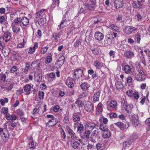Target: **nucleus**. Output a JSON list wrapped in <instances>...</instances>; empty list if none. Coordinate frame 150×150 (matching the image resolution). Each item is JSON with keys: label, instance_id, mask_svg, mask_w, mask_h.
<instances>
[{"label": "nucleus", "instance_id": "29", "mask_svg": "<svg viewBox=\"0 0 150 150\" xmlns=\"http://www.w3.org/2000/svg\"><path fill=\"white\" fill-rule=\"evenodd\" d=\"M115 124L122 130H124L126 128V125L124 124L122 122H118L115 123Z\"/></svg>", "mask_w": 150, "mask_h": 150}, {"label": "nucleus", "instance_id": "5", "mask_svg": "<svg viewBox=\"0 0 150 150\" xmlns=\"http://www.w3.org/2000/svg\"><path fill=\"white\" fill-rule=\"evenodd\" d=\"M19 19L21 21L20 25L22 28L24 29L25 27L29 23V20L25 16L22 18L19 17Z\"/></svg>", "mask_w": 150, "mask_h": 150}, {"label": "nucleus", "instance_id": "49", "mask_svg": "<svg viewBox=\"0 0 150 150\" xmlns=\"http://www.w3.org/2000/svg\"><path fill=\"white\" fill-rule=\"evenodd\" d=\"M81 45V42L79 40H77L74 42V47L76 48L80 46Z\"/></svg>", "mask_w": 150, "mask_h": 150}, {"label": "nucleus", "instance_id": "8", "mask_svg": "<svg viewBox=\"0 0 150 150\" xmlns=\"http://www.w3.org/2000/svg\"><path fill=\"white\" fill-rule=\"evenodd\" d=\"M90 4L88 3L85 4V6L90 10H93L96 6V0H90Z\"/></svg>", "mask_w": 150, "mask_h": 150}, {"label": "nucleus", "instance_id": "57", "mask_svg": "<svg viewBox=\"0 0 150 150\" xmlns=\"http://www.w3.org/2000/svg\"><path fill=\"white\" fill-rule=\"evenodd\" d=\"M97 137L91 135L90 137V140L91 141L93 142L94 143L96 142V139Z\"/></svg>", "mask_w": 150, "mask_h": 150}, {"label": "nucleus", "instance_id": "58", "mask_svg": "<svg viewBox=\"0 0 150 150\" xmlns=\"http://www.w3.org/2000/svg\"><path fill=\"white\" fill-rule=\"evenodd\" d=\"M121 105L124 108L127 104L126 101L123 98H122L121 99Z\"/></svg>", "mask_w": 150, "mask_h": 150}, {"label": "nucleus", "instance_id": "50", "mask_svg": "<svg viewBox=\"0 0 150 150\" xmlns=\"http://www.w3.org/2000/svg\"><path fill=\"white\" fill-rule=\"evenodd\" d=\"M17 115L23 117L24 116V113L23 111L20 109H18L16 111Z\"/></svg>", "mask_w": 150, "mask_h": 150}, {"label": "nucleus", "instance_id": "63", "mask_svg": "<svg viewBox=\"0 0 150 150\" xmlns=\"http://www.w3.org/2000/svg\"><path fill=\"white\" fill-rule=\"evenodd\" d=\"M17 70V67L15 66H13L10 69V71L11 73H13Z\"/></svg>", "mask_w": 150, "mask_h": 150}, {"label": "nucleus", "instance_id": "10", "mask_svg": "<svg viewBox=\"0 0 150 150\" xmlns=\"http://www.w3.org/2000/svg\"><path fill=\"white\" fill-rule=\"evenodd\" d=\"M65 83L69 88H73L74 86L73 79L71 77H68L66 80Z\"/></svg>", "mask_w": 150, "mask_h": 150}, {"label": "nucleus", "instance_id": "55", "mask_svg": "<svg viewBox=\"0 0 150 150\" xmlns=\"http://www.w3.org/2000/svg\"><path fill=\"white\" fill-rule=\"evenodd\" d=\"M38 23L40 25H44L45 22V18H41L38 21Z\"/></svg>", "mask_w": 150, "mask_h": 150}, {"label": "nucleus", "instance_id": "26", "mask_svg": "<svg viewBox=\"0 0 150 150\" xmlns=\"http://www.w3.org/2000/svg\"><path fill=\"white\" fill-rule=\"evenodd\" d=\"M31 88V86L30 84H27L25 86L23 89L24 91L26 93V94L29 95L30 93Z\"/></svg>", "mask_w": 150, "mask_h": 150}, {"label": "nucleus", "instance_id": "13", "mask_svg": "<svg viewBox=\"0 0 150 150\" xmlns=\"http://www.w3.org/2000/svg\"><path fill=\"white\" fill-rule=\"evenodd\" d=\"M66 129L67 132L71 136L72 139L74 140L76 139L77 137L76 134L73 130L68 126L66 127Z\"/></svg>", "mask_w": 150, "mask_h": 150}, {"label": "nucleus", "instance_id": "1", "mask_svg": "<svg viewBox=\"0 0 150 150\" xmlns=\"http://www.w3.org/2000/svg\"><path fill=\"white\" fill-rule=\"evenodd\" d=\"M85 127L86 128L92 131L95 128H96L98 127L99 125L98 124H95L92 121H85L84 122Z\"/></svg>", "mask_w": 150, "mask_h": 150}, {"label": "nucleus", "instance_id": "59", "mask_svg": "<svg viewBox=\"0 0 150 150\" xmlns=\"http://www.w3.org/2000/svg\"><path fill=\"white\" fill-rule=\"evenodd\" d=\"M14 85V83L12 82L10 84V85L7 87L6 88V90L8 91H11V89L13 88V86Z\"/></svg>", "mask_w": 150, "mask_h": 150}, {"label": "nucleus", "instance_id": "30", "mask_svg": "<svg viewBox=\"0 0 150 150\" xmlns=\"http://www.w3.org/2000/svg\"><path fill=\"white\" fill-rule=\"evenodd\" d=\"M132 108L133 105L132 104H130L129 105L128 104L124 107L125 110L128 114H130L131 112L132 109Z\"/></svg>", "mask_w": 150, "mask_h": 150}, {"label": "nucleus", "instance_id": "18", "mask_svg": "<svg viewBox=\"0 0 150 150\" xmlns=\"http://www.w3.org/2000/svg\"><path fill=\"white\" fill-rule=\"evenodd\" d=\"M90 86V84L87 82L82 83L80 85L81 88L83 91L88 90Z\"/></svg>", "mask_w": 150, "mask_h": 150}, {"label": "nucleus", "instance_id": "9", "mask_svg": "<svg viewBox=\"0 0 150 150\" xmlns=\"http://www.w3.org/2000/svg\"><path fill=\"white\" fill-rule=\"evenodd\" d=\"M68 21H69V20H66V14H64L63 16L62 20L60 24L58 25V29L59 30L62 29L66 26V22Z\"/></svg>", "mask_w": 150, "mask_h": 150}, {"label": "nucleus", "instance_id": "6", "mask_svg": "<svg viewBox=\"0 0 150 150\" xmlns=\"http://www.w3.org/2000/svg\"><path fill=\"white\" fill-rule=\"evenodd\" d=\"M84 107L85 110L88 112H92L94 110L93 105L89 101H87L86 102L84 105Z\"/></svg>", "mask_w": 150, "mask_h": 150}, {"label": "nucleus", "instance_id": "14", "mask_svg": "<svg viewBox=\"0 0 150 150\" xmlns=\"http://www.w3.org/2000/svg\"><path fill=\"white\" fill-rule=\"evenodd\" d=\"M64 57L62 56L59 58L56 62L55 64L58 66V67L60 68L64 64Z\"/></svg>", "mask_w": 150, "mask_h": 150}, {"label": "nucleus", "instance_id": "38", "mask_svg": "<svg viewBox=\"0 0 150 150\" xmlns=\"http://www.w3.org/2000/svg\"><path fill=\"white\" fill-rule=\"evenodd\" d=\"M99 129L100 130L103 131V132L108 130V127L105 125L103 124H101L100 125Z\"/></svg>", "mask_w": 150, "mask_h": 150}, {"label": "nucleus", "instance_id": "60", "mask_svg": "<svg viewBox=\"0 0 150 150\" xmlns=\"http://www.w3.org/2000/svg\"><path fill=\"white\" fill-rule=\"evenodd\" d=\"M109 116L111 118H114L117 117V115L115 113H112L109 114Z\"/></svg>", "mask_w": 150, "mask_h": 150}, {"label": "nucleus", "instance_id": "11", "mask_svg": "<svg viewBox=\"0 0 150 150\" xmlns=\"http://www.w3.org/2000/svg\"><path fill=\"white\" fill-rule=\"evenodd\" d=\"M11 33L7 31L4 32L2 36L3 40H4L5 39H6L5 40V41L6 43H7L10 40V39L11 38Z\"/></svg>", "mask_w": 150, "mask_h": 150}, {"label": "nucleus", "instance_id": "61", "mask_svg": "<svg viewBox=\"0 0 150 150\" xmlns=\"http://www.w3.org/2000/svg\"><path fill=\"white\" fill-rule=\"evenodd\" d=\"M133 92L132 90H130L128 91H127L126 92V94L127 95L129 96L130 97H131L132 96L133 94Z\"/></svg>", "mask_w": 150, "mask_h": 150}, {"label": "nucleus", "instance_id": "45", "mask_svg": "<svg viewBox=\"0 0 150 150\" xmlns=\"http://www.w3.org/2000/svg\"><path fill=\"white\" fill-rule=\"evenodd\" d=\"M11 26L12 28L13 31V32L17 33L20 31V28L16 27L15 25L12 23Z\"/></svg>", "mask_w": 150, "mask_h": 150}, {"label": "nucleus", "instance_id": "16", "mask_svg": "<svg viewBox=\"0 0 150 150\" xmlns=\"http://www.w3.org/2000/svg\"><path fill=\"white\" fill-rule=\"evenodd\" d=\"M103 105L101 103H100L98 105L96 110V113L97 115L101 114L103 111Z\"/></svg>", "mask_w": 150, "mask_h": 150}, {"label": "nucleus", "instance_id": "47", "mask_svg": "<svg viewBox=\"0 0 150 150\" xmlns=\"http://www.w3.org/2000/svg\"><path fill=\"white\" fill-rule=\"evenodd\" d=\"M91 50L92 53L95 55H97L99 53V52L98 49L91 48Z\"/></svg>", "mask_w": 150, "mask_h": 150}, {"label": "nucleus", "instance_id": "28", "mask_svg": "<svg viewBox=\"0 0 150 150\" xmlns=\"http://www.w3.org/2000/svg\"><path fill=\"white\" fill-rule=\"evenodd\" d=\"M132 68H130L128 65H126L122 67V70L127 74H128L130 73L131 70H132Z\"/></svg>", "mask_w": 150, "mask_h": 150}, {"label": "nucleus", "instance_id": "54", "mask_svg": "<svg viewBox=\"0 0 150 150\" xmlns=\"http://www.w3.org/2000/svg\"><path fill=\"white\" fill-rule=\"evenodd\" d=\"M134 39L135 40L139 43L141 40V36L139 34L136 35Z\"/></svg>", "mask_w": 150, "mask_h": 150}, {"label": "nucleus", "instance_id": "56", "mask_svg": "<svg viewBox=\"0 0 150 150\" xmlns=\"http://www.w3.org/2000/svg\"><path fill=\"white\" fill-rule=\"evenodd\" d=\"M126 46L125 45L122 44L120 45L119 48L120 50L124 51L125 50Z\"/></svg>", "mask_w": 150, "mask_h": 150}, {"label": "nucleus", "instance_id": "22", "mask_svg": "<svg viewBox=\"0 0 150 150\" xmlns=\"http://www.w3.org/2000/svg\"><path fill=\"white\" fill-rule=\"evenodd\" d=\"M130 121L133 124L138 122V117L137 115L133 114L130 117Z\"/></svg>", "mask_w": 150, "mask_h": 150}, {"label": "nucleus", "instance_id": "27", "mask_svg": "<svg viewBox=\"0 0 150 150\" xmlns=\"http://www.w3.org/2000/svg\"><path fill=\"white\" fill-rule=\"evenodd\" d=\"M0 134L4 141L6 142L8 139L9 135L7 132L0 133Z\"/></svg>", "mask_w": 150, "mask_h": 150}, {"label": "nucleus", "instance_id": "44", "mask_svg": "<svg viewBox=\"0 0 150 150\" xmlns=\"http://www.w3.org/2000/svg\"><path fill=\"white\" fill-rule=\"evenodd\" d=\"M8 102V99L7 98H4V99H0V102L1 103V105L3 106H4L5 103H7Z\"/></svg>", "mask_w": 150, "mask_h": 150}, {"label": "nucleus", "instance_id": "64", "mask_svg": "<svg viewBox=\"0 0 150 150\" xmlns=\"http://www.w3.org/2000/svg\"><path fill=\"white\" fill-rule=\"evenodd\" d=\"M48 48V47H44L41 50V53L43 54H45Z\"/></svg>", "mask_w": 150, "mask_h": 150}, {"label": "nucleus", "instance_id": "31", "mask_svg": "<svg viewBox=\"0 0 150 150\" xmlns=\"http://www.w3.org/2000/svg\"><path fill=\"white\" fill-rule=\"evenodd\" d=\"M115 86L117 89H120L122 87L123 85L120 80L119 79H117L115 81Z\"/></svg>", "mask_w": 150, "mask_h": 150}, {"label": "nucleus", "instance_id": "43", "mask_svg": "<svg viewBox=\"0 0 150 150\" xmlns=\"http://www.w3.org/2000/svg\"><path fill=\"white\" fill-rule=\"evenodd\" d=\"M45 93L43 91H39L38 92V95L39 99L42 100L44 98Z\"/></svg>", "mask_w": 150, "mask_h": 150}, {"label": "nucleus", "instance_id": "15", "mask_svg": "<svg viewBox=\"0 0 150 150\" xmlns=\"http://www.w3.org/2000/svg\"><path fill=\"white\" fill-rule=\"evenodd\" d=\"M74 126L75 128L77 127V132L80 133H81L83 130L84 127L83 124L81 123L77 122L75 123L74 124Z\"/></svg>", "mask_w": 150, "mask_h": 150}, {"label": "nucleus", "instance_id": "20", "mask_svg": "<svg viewBox=\"0 0 150 150\" xmlns=\"http://www.w3.org/2000/svg\"><path fill=\"white\" fill-rule=\"evenodd\" d=\"M81 115L80 112L74 113L73 115V120L74 121L76 122L80 120V117Z\"/></svg>", "mask_w": 150, "mask_h": 150}, {"label": "nucleus", "instance_id": "53", "mask_svg": "<svg viewBox=\"0 0 150 150\" xmlns=\"http://www.w3.org/2000/svg\"><path fill=\"white\" fill-rule=\"evenodd\" d=\"M8 112V109L6 107H3L2 108L1 113L2 114H6Z\"/></svg>", "mask_w": 150, "mask_h": 150}, {"label": "nucleus", "instance_id": "37", "mask_svg": "<svg viewBox=\"0 0 150 150\" xmlns=\"http://www.w3.org/2000/svg\"><path fill=\"white\" fill-rule=\"evenodd\" d=\"M30 66V62H26L25 63V67L24 68L23 72L25 74H27L28 71L29 70V67Z\"/></svg>", "mask_w": 150, "mask_h": 150}, {"label": "nucleus", "instance_id": "17", "mask_svg": "<svg viewBox=\"0 0 150 150\" xmlns=\"http://www.w3.org/2000/svg\"><path fill=\"white\" fill-rule=\"evenodd\" d=\"M56 119H53L49 120L48 122L46 123V127H50L54 126L57 124Z\"/></svg>", "mask_w": 150, "mask_h": 150}, {"label": "nucleus", "instance_id": "23", "mask_svg": "<svg viewBox=\"0 0 150 150\" xmlns=\"http://www.w3.org/2000/svg\"><path fill=\"white\" fill-rule=\"evenodd\" d=\"M146 79V77L145 74L144 75L142 74L139 75L138 74L137 76H135L134 79L137 81L141 82L144 81Z\"/></svg>", "mask_w": 150, "mask_h": 150}, {"label": "nucleus", "instance_id": "32", "mask_svg": "<svg viewBox=\"0 0 150 150\" xmlns=\"http://www.w3.org/2000/svg\"><path fill=\"white\" fill-rule=\"evenodd\" d=\"M75 103L76 104V105L78 108H82L84 105L82 101L81 100L79 99H76Z\"/></svg>", "mask_w": 150, "mask_h": 150}, {"label": "nucleus", "instance_id": "21", "mask_svg": "<svg viewBox=\"0 0 150 150\" xmlns=\"http://www.w3.org/2000/svg\"><path fill=\"white\" fill-rule=\"evenodd\" d=\"M124 55L125 57L128 59H131L134 56V53L130 50L127 51L125 52Z\"/></svg>", "mask_w": 150, "mask_h": 150}, {"label": "nucleus", "instance_id": "33", "mask_svg": "<svg viewBox=\"0 0 150 150\" xmlns=\"http://www.w3.org/2000/svg\"><path fill=\"white\" fill-rule=\"evenodd\" d=\"M111 136V133L108 129L103 132V137L104 138H109Z\"/></svg>", "mask_w": 150, "mask_h": 150}, {"label": "nucleus", "instance_id": "2", "mask_svg": "<svg viewBox=\"0 0 150 150\" xmlns=\"http://www.w3.org/2000/svg\"><path fill=\"white\" fill-rule=\"evenodd\" d=\"M84 68H81L80 67L77 68L74 70L73 73V76L77 79H79L82 77L84 75L83 74V70L82 69Z\"/></svg>", "mask_w": 150, "mask_h": 150}, {"label": "nucleus", "instance_id": "19", "mask_svg": "<svg viewBox=\"0 0 150 150\" xmlns=\"http://www.w3.org/2000/svg\"><path fill=\"white\" fill-rule=\"evenodd\" d=\"M114 6L116 9H119L121 8L123 5L122 0H115L114 3Z\"/></svg>", "mask_w": 150, "mask_h": 150}, {"label": "nucleus", "instance_id": "24", "mask_svg": "<svg viewBox=\"0 0 150 150\" xmlns=\"http://www.w3.org/2000/svg\"><path fill=\"white\" fill-rule=\"evenodd\" d=\"M132 5L135 8H140L142 7V3L138 2L137 1H133L132 3Z\"/></svg>", "mask_w": 150, "mask_h": 150}, {"label": "nucleus", "instance_id": "25", "mask_svg": "<svg viewBox=\"0 0 150 150\" xmlns=\"http://www.w3.org/2000/svg\"><path fill=\"white\" fill-rule=\"evenodd\" d=\"M100 93V91L99 90L95 93L93 96V100L94 103H95L99 100Z\"/></svg>", "mask_w": 150, "mask_h": 150}, {"label": "nucleus", "instance_id": "40", "mask_svg": "<svg viewBox=\"0 0 150 150\" xmlns=\"http://www.w3.org/2000/svg\"><path fill=\"white\" fill-rule=\"evenodd\" d=\"M109 105L110 107L112 108H116L117 106L116 101L114 100H112L109 103Z\"/></svg>", "mask_w": 150, "mask_h": 150}, {"label": "nucleus", "instance_id": "46", "mask_svg": "<svg viewBox=\"0 0 150 150\" xmlns=\"http://www.w3.org/2000/svg\"><path fill=\"white\" fill-rule=\"evenodd\" d=\"M132 143V142L131 140H128L124 142L123 143V145L125 147L129 146Z\"/></svg>", "mask_w": 150, "mask_h": 150}, {"label": "nucleus", "instance_id": "52", "mask_svg": "<svg viewBox=\"0 0 150 150\" xmlns=\"http://www.w3.org/2000/svg\"><path fill=\"white\" fill-rule=\"evenodd\" d=\"M134 80H133L131 76H128L127 78V83L129 84V85L131 84L132 82Z\"/></svg>", "mask_w": 150, "mask_h": 150}, {"label": "nucleus", "instance_id": "7", "mask_svg": "<svg viewBox=\"0 0 150 150\" xmlns=\"http://www.w3.org/2000/svg\"><path fill=\"white\" fill-rule=\"evenodd\" d=\"M137 28L133 26H127L125 27V33L126 34L129 35L131 34L132 32L136 30Z\"/></svg>", "mask_w": 150, "mask_h": 150}, {"label": "nucleus", "instance_id": "35", "mask_svg": "<svg viewBox=\"0 0 150 150\" xmlns=\"http://www.w3.org/2000/svg\"><path fill=\"white\" fill-rule=\"evenodd\" d=\"M94 64L96 67L98 69H100L103 66V63L98 60L94 62Z\"/></svg>", "mask_w": 150, "mask_h": 150}, {"label": "nucleus", "instance_id": "39", "mask_svg": "<svg viewBox=\"0 0 150 150\" xmlns=\"http://www.w3.org/2000/svg\"><path fill=\"white\" fill-rule=\"evenodd\" d=\"M52 61V55H49L47 56L45 59V63L46 64H48L50 63Z\"/></svg>", "mask_w": 150, "mask_h": 150}, {"label": "nucleus", "instance_id": "3", "mask_svg": "<svg viewBox=\"0 0 150 150\" xmlns=\"http://www.w3.org/2000/svg\"><path fill=\"white\" fill-rule=\"evenodd\" d=\"M113 39L114 37H113L112 34H108L106 35L104 40L105 45L107 46L110 45L112 44V40Z\"/></svg>", "mask_w": 150, "mask_h": 150}, {"label": "nucleus", "instance_id": "36", "mask_svg": "<svg viewBox=\"0 0 150 150\" xmlns=\"http://www.w3.org/2000/svg\"><path fill=\"white\" fill-rule=\"evenodd\" d=\"M6 76L4 74L1 73L0 74V83L5 82L6 78Z\"/></svg>", "mask_w": 150, "mask_h": 150}, {"label": "nucleus", "instance_id": "4", "mask_svg": "<svg viewBox=\"0 0 150 150\" xmlns=\"http://www.w3.org/2000/svg\"><path fill=\"white\" fill-rule=\"evenodd\" d=\"M91 132L90 130H88L85 131L83 136L84 138H86V139H82L81 141V143L82 144L85 145L86 144L88 141V139L89 138Z\"/></svg>", "mask_w": 150, "mask_h": 150}, {"label": "nucleus", "instance_id": "34", "mask_svg": "<svg viewBox=\"0 0 150 150\" xmlns=\"http://www.w3.org/2000/svg\"><path fill=\"white\" fill-rule=\"evenodd\" d=\"M35 65H36L34 66V67L36 68L37 67L38 68H40L42 66V64L40 62H38V61H34L32 63L31 66H33Z\"/></svg>", "mask_w": 150, "mask_h": 150}, {"label": "nucleus", "instance_id": "51", "mask_svg": "<svg viewBox=\"0 0 150 150\" xmlns=\"http://www.w3.org/2000/svg\"><path fill=\"white\" fill-rule=\"evenodd\" d=\"M52 38H53L56 41H57L58 39L60 38L59 35L57 33H54L52 35Z\"/></svg>", "mask_w": 150, "mask_h": 150}, {"label": "nucleus", "instance_id": "48", "mask_svg": "<svg viewBox=\"0 0 150 150\" xmlns=\"http://www.w3.org/2000/svg\"><path fill=\"white\" fill-rule=\"evenodd\" d=\"M35 144L33 141H31L28 145V147L29 149H34L35 147Z\"/></svg>", "mask_w": 150, "mask_h": 150}, {"label": "nucleus", "instance_id": "42", "mask_svg": "<svg viewBox=\"0 0 150 150\" xmlns=\"http://www.w3.org/2000/svg\"><path fill=\"white\" fill-rule=\"evenodd\" d=\"M59 4V2H56L53 1L52 2L50 7V10L53 11V9L55 8L56 6H58Z\"/></svg>", "mask_w": 150, "mask_h": 150}, {"label": "nucleus", "instance_id": "62", "mask_svg": "<svg viewBox=\"0 0 150 150\" xmlns=\"http://www.w3.org/2000/svg\"><path fill=\"white\" fill-rule=\"evenodd\" d=\"M87 148L88 150H93L94 149H95V146H94L93 145L88 144L87 146Z\"/></svg>", "mask_w": 150, "mask_h": 150}, {"label": "nucleus", "instance_id": "41", "mask_svg": "<svg viewBox=\"0 0 150 150\" xmlns=\"http://www.w3.org/2000/svg\"><path fill=\"white\" fill-rule=\"evenodd\" d=\"M87 93L85 92H83L81 93L78 96V98L79 99L83 98L85 97H86L87 96Z\"/></svg>", "mask_w": 150, "mask_h": 150}, {"label": "nucleus", "instance_id": "12", "mask_svg": "<svg viewBox=\"0 0 150 150\" xmlns=\"http://www.w3.org/2000/svg\"><path fill=\"white\" fill-rule=\"evenodd\" d=\"M94 36L96 40L98 41H101L103 39L104 35L102 33L98 31L95 33Z\"/></svg>", "mask_w": 150, "mask_h": 150}]
</instances>
